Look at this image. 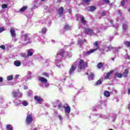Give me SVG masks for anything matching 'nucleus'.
<instances>
[{
	"label": "nucleus",
	"instance_id": "nucleus-1",
	"mask_svg": "<svg viewBox=\"0 0 130 130\" xmlns=\"http://www.w3.org/2000/svg\"><path fill=\"white\" fill-rule=\"evenodd\" d=\"M94 46H95L96 48L95 49H90L88 51L86 52V54L87 55H90L91 53H93V52H95L96 50H98L100 48V47H99V42L96 41L93 43Z\"/></svg>",
	"mask_w": 130,
	"mask_h": 130
},
{
	"label": "nucleus",
	"instance_id": "nucleus-2",
	"mask_svg": "<svg viewBox=\"0 0 130 130\" xmlns=\"http://www.w3.org/2000/svg\"><path fill=\"white\" fill-rule=\"evenodd\" d=\"M78 68L80 70H83L85 68H88V62H85L84 60L81 59L79 61Z\"/></svg>",
	"mask_w": 130,
	"mask_h": 130
},
{
	"label": "nucleus",
	"instance_id": "nucleus-3",
	"mask_svg": "<svg viewBox=\"0 0 130 130\" xmlns=\"http://www.w3.org/2000/svg\"><path fill=\"white\" fill-rule=\"evenodd\" d=\"M33 122V116L32 114H28L25 119V122L26 124H30Z\"/></svg>",
	"mask_w": 130,
	"mask_h": 130
},
{
	"label": "nucleus",
	"instance_id": "nucleus-4",
	"mask_svg": "<svg viewBox=\"0 0 130 130\" xmlns=\"http://www.w3.org/2000/svg\"><path fill=\"white\" fill-rule=\"evenodd\" d=\"M83 32L85 34H87V35H90V36H93V34H94V30L92 29L87 28L85 29Z\"/></svg>",
	"mask_w": 130,
	"mask_h": 130
},
{
	"label": "nucleus",
	"instance_id": "nucleus-5",
	"mask_svg": "<svg viewBox=\"0 0 130 130\" xmlns=\"http://www.w3.org/2000/svg\"><path fill=\"white\" fill-rule=\"evenodd\" d=\"M86 75L88 76V79L89 81H93L94 80V77H95V74L94 73L89 72L86 73Z\"/></svg>",
	"mask_w": 130,
	"mask_h": 130
},
{
	"label": "nucleus",
	"instance_id": "nucleus-6",
	"mask_svg": "<svg viewBox=\"0 0 130 130\" xmlns=\"http://www.w3.org/2000/svg\"><path fill=\"white\" fill-rule=\"evenodd\" d=\"M34 98L35 100H36V101H37V102L39 103V104H41V103L42 102V101H43V99L37 95H35Z\"/></svg>",
	"mask_w": 130,
	"mask_h": 130
},
{
	"label": "nucleus",
	"instance_id": "nucleus-7",
	"mask_svg": "<svg viewBox=\"0 0 130 130\" xmlns=\"http://www.w3.org/2000/svg\"><path fill=\"white\" fill-rule=\"evenodd\" d=\"M77 69V66L76 64H73L71 66V67L69 70V74L70 75H73V73L76 71V69Z\"/></svg>",
	"mask_w": 130,
	"mask_h": 130
},
{
	"label": "nucleus",
	"instance_id": "nucleus-8",
	"mask_svg": "<svg viewBox=\"0 0 130 130\" xmlns=\"http://www.w3.org/2000/svg\"><path fill=\"white\" fill-rule=\"evenodd\" d=\"M128 74H129V70L128 69L126 68L122 74L123 78H127L128 77Z\"/></svg>",
	"mask_w": 130,
	"mask_h": 130
},
{
	"label": "nucleus",
	"instance_id": "nucleus-9",
	"mask_svg": "<svg viewBox=\"0 0 130 130\" xmlns=\"http://www.w3.org/2000/svg\"><path fill=\"white\" fill-rule=\"evenodd\" d=\"M22 38L24 41H29L30 40V37H29V34H25L22 36Z\"/></svg>",
	"mask_w": 130,
	"mask_h": 130
},
{
	"label": "nucleus",
	"instance_id": "nucleus-10",
	"mask_svg": "<svg viewBox=\"0 0 130 130\" xmlns=\"http://www.w3.org/2000/svg\"><path fill=\"white\" fill-rule=\"evenodd\" d=\"M63 108L64 109V111L66 113H68V114H70L71 113V107L70 106H67L66 107H63Z\"/></svg>",
	"mask_w": 130,
	"mask_h": 130
},
{
	"label": "nucleus",
	"instance_id": "nucleus-11",
	"mask_svg": "<svg viewBox=\"0 0 130 130\" xmlns=\"http://www.w3.org/2000/svg\"><path fill=\"white\" fill-rule=\"evenodd\" d=\"M114 71L113 70H112V71H110L109 72H108L106 74V76L105 77V79L106 80L109 79V77H110V76L111 75V74H113V73H114Z\"/></svg>",
	"mask_w": 130,
	"mask_h": 130
},
{
	"label": "nucleus",
	"instance_id": "nucleus-12",
	"mask_svg": "<svg viewBox=\"0 0 130 130\" xmlns=\"http://www.w3.org/2000/svg\"><path fill=\"white\" fill-rule=\"evenodd\" d=\"M33 49H30L27 50V56L29 57V56H32L33 55Z\"/></svg>",
	"mask_w": 130,
	"mask_h": 130
},
{
	"label": "nucleus",
	"instance_id": "nucleus-13",
	"mask_svg": "<svg viewBox=\"0 0 130 130\" xmlns=\"http://www.w3.org/2000/svg\"><path fill=\"white\" fill-rule=\"evenodd\" d=\"M10 33L12 37H16V32L14 29L10 28Z\"/></svg>",
	"mask_w": 130,
	"mask_h": 130
},
{
	"label": "nucleus",
	"instance_id": "nucleus-14",
	"mask_svg": "<svg viewBox=\"0 0 130 130\" xmlns=\"http://www.w3.org/2000/svg\"><path fill=\"white\" fill-rule=\"evenodd\" d=\"M58 14L59 16H62V14H63V7H61L58 10Z\"/></svg>",
	"mask_w": 130,
	"mask_h": 130
},
{
	"label": "nucleus",
	"instance_id": "nucleus-15",
	"mask_svg": "<svg viewBox=\"0 0 130 130\" xmlns=\"http://www.w3.org/2000/svg\"><path fill=\"white\" fill-rule=\"evenodd\" d=\"M80 19L82 24H85V23H87V21H86V20H85V17H84V16H83L82 15L80 16Z\"/></svg>",
	"mask_w": 130,
	"mask_h": 130
},
{
	"label": "nucleus",
	"instance_id": "nucleus-16",
	"mask_svg": "<svg viewBox=\"0 0 130 130\" xmlns=\"http://www.w3.org/2000/svg\"><path fill=\"white\" fill-rule=\"evenodd\" d=\"M39 81L42 83H47V79L45 78L44 77H40Z\"/></svg>",
	"mask_w": 130,
	"mask_h": 130
},
{
	"label": "nucleus",
	"instance_id": "nucleus-17",
	"mask_svg": "<svg viewBox=\"0 0 130 130\" xmlns=\"http://www.w3.org/2000/svg\"><path fill=\"white\" fill-rule=\"evenodd\" d=\"M18 94H19V89H18L17 90V91L14 90L12 92V95H13V97H14L15 98H17V96L18 95Z\"/></svg>",
	"mask_w": 130,
	"mask_h": 130
},
{
	"label": "nucleus",
	"instance_id": "nucleus-18",
	"mask_svg": "<svg viewBox=\"0 0 130 130\" xmlns=\"http://www.w3.org/2000/svg\"><path fill=\"white\" fill-rule=\"evenodd\" d=\"M104 95L105 97H110V92L109 91L106 90L104 92Z\"/></svg>",
	"mask_w": 130,
	"mask_h": 130
},
{
	"label": "nucleus",
	"instance_id": "nucleus-19",
	"mask_svg": "<svg viewBox=\"0 0 130 130\" xmlns=\"http://www.w3.org/2000/svg\"><path fill=\"white\" fill-rule=\"evenodd\" d=\"M14 65L15 67H20L21 66V61H19V60H15L14 61Z\"/></svg>",
	"mask_w": 130,
	"mask_h": 130
},
{
	"label": "nucleus",
	"instance_id": "nucleus-20",
	"mask_svg": "<svg viewBox=\"0 0 130 130\" xmlns=\"http://www.w3.org/2000/svg\"><path fill=\"white\" fill-rule=\"evenodd\" d=\"M115 77H117V78H119V79H120L121 78H122L123 77V75L121 73H116L115 74Z\"/></svg>",
	"mask_w": 130,
	"mask_h": 130
},
{
	"label": "nucleus",
	"instance_id": "nucleus-21",
	"mask_svg": "<svg viewBox=\"0 0 130 130\" xmlns=\"http://www.w3.org/2000/svg\"><path fill=\"white\" fill-rule=\"evenodd\" d=\"M65 52L63 49L61 50L60 52L57 54V55H61L63 57V54H64Z\"/></svg>",
	"mask_w": 130,
	"mask_h": 130
},
{
	"label": "nucleus",
	"instance_id": "nucleus-22",
	"mask_svg": "<svg viewBox=\"0 0 130 130\" xmlns=\"http://www.w3.org/2000/svg\"><path fill=\"white\" fill-rule=\"evenodd\" d=\"M103 66H104V64H103V63H102V62H99L98 65H97V68H99V69H101L102 68H103Z\"/></svg>",
	"mask_w": 130,
	"mask_h": 130
},
{
	"label": "nucleus",
	"instance_id": "nucleus-23",
	"mask_svg": "<svg viewBox=\"0 0 130 130\" xmlns=\"http://www.w3.org/2000/svg\"><path fill=\"white\" fill-rule=\"evenodd\" d=\"M7 130H13V127L11 124H7L6 126Z\"/></svg>",
	"mask_w": 130,
	"mask_h": 130
},
{
	"label": "nucleus",
	"instance_id": "nucleus-24",
	"mask_svg": "<svg viewBox=\"0 0 130 130\" xmlns=\"http://www.w3.org/2000/svg\"><path fill=\"white\" fill-rule=\"evenodd\" d=\"M96 10V7L94 6H91L89 8V11L90 12H93V11H95Z\"/></svg>",
	"mask_w": 130,
	"mask_h": 130
},
{
	"label": "nucleus",
	"instance_id": "nucleus-25",
	"mask_svg": "<svg viewBox=\"0 0 130 130\" xmlns=\"http://www.w3.org/2000/svg\"><path fill=\"white\" fill-rule=\"evenodd\" d=\"M41 32L43 34H45L47 32V28L46 27H43L42 29Z\"/></svg>",
	"mask_w": 130,
	"mask_h": 130
},
{
	"label": "nucleus",
	"instance_id": "nucleus-26",
	"mask_svg": "<svg viewBox=\"0 0 130 130\" xmlns=\"http://www.w3.org/2000/svg\"><path fill=\"white\" fill-rule=\"evenodd\" d=\"M101 84H102V81L99 80L95 82V86H99V85H101Z\"/></svg>",
	"mask_w": 130,
	"mask_h": 130
},
{
	"label": "nucleus",
	"instance_id": "nucleus-27",
	"mask_svg": "<svg viewBox=\"0 0 130 130\" xmlns=\"http://www.w3.org/2000/svg\"><path fill=\"white\" fill-rule=\"evenodd\" d=\"M27 9V6H24L20 9V12H24V11H26Z\"/></svg>",
	"mask_w": 130,
	"mask_h": 130
},
{
	"label": "nucleus",
	"instance_id": "nucleus-28",
	"mask_svg": "<svg viewBox=\"0 0 130 130\" xmlns=\"http://www.w3.org/2000/svg\"><path fill=\"white\" fill-rule=\"evenodd\" d=\"M127 27H128L127 25H126L125 24H123L122 25L123 31L126 30L127 29Z\"/></svg>",
	"mask_w": 130,
	"mask_h": 130
},
{
	"label": "nucleus",
	"instance_id": "nucleus-29",
	"mask_svg": "<svg viewBox=\"0 0 130 130\" xmlns=\"http://www.w3.org/2000/svg\"><path fill=\"white\" fill-rule=\"evenodd\" d=\"M43 76H44V77H45V78H49V74L46 72H44L43 73Z\"/></svg>",
	"mask_w": 130,
	"mask_h": 130
},
{
	"label": "nucleus",
	"instance_id": "nucleus-30",
	"mask_svg": "<svg viewBox=\"0 0 130 130\" xmlns=\"http://www.w3.org/2000/svg\"><path fill=\"white\" fill-rule=\"evenodd\" d=\"M22 104L23 105V106H27L28 105V103L26 101H23Z\"/></svg>",
	"mask_w": 130,
	"mask_h": 130
},
{
	"label": "nucleus",
	"instance_id": "nucleus-31",
	"mask_svg": "<svg viewBox=\"0 0 130 130\" xmlns=\"http://www.w3.org/2000/svg\"><path fill=\"white\" fill-rule=\"evenodd\" d=\"M12 79H13V75L7 76V79L8 81H12Z\"/></svg>",
	"mask_w": 130,
	"mask_h": 130
},
{
	"label": "nucleus",
	"instance_id": "nucleus-32",
	"mask_svg": "<svg viewBox=\"0 0 130 130\" xmlns=\"http://www.w3.org/2000/svg\"><path fill=\"white\" fill-rule=\"evenodd\" d=\"M2 9H7V8H8V4H3L2 5Z\"/></svg>",
	"mask_w": 130,
	"mask_h": 130
},
{
	"label": "nucleus",
	"instance_id": "nucleus-33",
	"mask_svg": "<svg viewBox=\"0 0 130 130\" xmlns=\"http://www.w3.org/2000/svg\"><path fill=\"white\" fill-rule=\"evenodd\" d=\"M21 56L22 57H24L25 58H26V57H28V55L26 54V53H23L21 54Z\"/></svg>",
	"mask_w": 130,
	"mask_h": 130
},
{
	"label": "nucleus",
	"instance_id": "nucleus-34",
	"mask_svg": "<svg viewBox=\"0 0 130 130\" xmlns=\"http://www.w3.org/2000/svg\"><path fill=\"white\" fill-rule=\"evenodd\" d=\"M69 28H70V25H69V24H66L64 27V29L66 30H69Z\"/></svg>",
	"mask_w": 130,
	"mask_h": 130
},
{
	"label": "nucleus",
	"instance_id": "nucleus-35",
	"mask_svg": "<svg viewBox=\"0 0 130 130\" xmlns=\"http://www.w3.org/2000/svg\"><path fill=\"white\" fill-rule=\"evenodd\" d=\"M127 0H122L121 2V6H124V4H125V2H126Z\"/></svg>",
	"mask_w": 130,
	"mask_h": 130
},
{
	"label": "nucleus",
	"instance_id": "nucleus-36",
	"mask_svg": "<svg viewBox=\"0 0 130 130\" xmlns=\"http://www.w3.org/2000/svg\"><path fill=\"white\" fill-rule=\"evenodd\" d=\"M0 48H1V49H3V50H5L6 46H5V45H2L0 46Z\"/></svg>",
	"mask_w": 130,
	"mask_h": 130
},
{
	"label": "nucleus",
	"instance_id": "nucleus-37",
	"mask_svg": "<svg viewBox=\"0 0 130 130\" xmlns=\"http://www.w3.org/2000/svg\"><path fill=\"white\" fill-rule=\"evenodd\" d=\"M104 3H105V4H110V1L109 0H104Z\"/></svg>",
	"mask_w": 130,
	"mask_h": 130
},
{
	"label": "nucleus",
	"instance_id": "nucleus-38",
	"mask_svg": "<svg viewBox=\"0 0 130 130\" xmlns=\"http://www.w3.org/2000/svg\"><path fill=\"white\" fill-rule=\"evenodd\" d=\"M4 30H5L4 27H0V33H2V32H4Z\"/></svg>",
	"mask_w": 130,
	"mask_h": 130
},
{
	"label": "nucleus",
	"instance_id": "nucleus-39",
	"mask_svg": "<svg viewBox=\"0 0 130 130\" xmlns=\"http://www.w3.org/2000/svg\"><path fill=\"white\" fill-rule=\"evenodd\" d=\"M126 45L128 47H130V42H126Z\"/></svg>",
	"mask_w": 130,
	"mask_h": 130
},
{
	"label": "nucleus",
	"instance_id": "nucleus-40",
	"mask_svg": "<svg viewBox=\"0 0 130 130\" xmlns=\"http://www.w3.org/2000/svg\"><path fill=\"white\" fill-rule=\"evenodd\" d=\"M101 16H102V17H104V16H106V12H102L101 14Z\"/></svg>",
	"mask_w": 130,
	"mask_h": 130
},
{
	"label": "nucleus",
	"instance_id": "nucleus-41",
	"mask_svg": "<svg viewBox=\"0 0 130 130\" xmlns=\"http://www.w3.org/2000/svg\"><path fill=\"white\" fill-rule=\"evenodd\" d=\"M84 3H85V4H87V3H90V2H91V0H84Z\"/></svg>",
	"mask_w": 130,
	"mask_h": 130
},
{
	"label": "nucleus",
	"instance_id": "nucleus-42",
	"mask_svg": "<svg viewBox=\"0 0 130 130\" xmlns=\"http://www.w3.org/2000/svg\"><path fill=\"white\" fill-rule=\"evenodd\" d=\"M3 81H4V78H3V77H0V83H3Z\"/></svg>",
	"mask_w": 130,
	"mask_h": 130
},
{
	"label": "nucleus",
	"instance_id": "nucleus-43",
	"mask_svg": "<svg viewBox=\"0 0 130 130\" xmlns=\"http://www.w3.org/2000/svg\"><path fill=\"white\" fill-rule=\"evenodd\" d=\"M58 109H60V108L62 107V106L61 105V104H59L58 105Z\"/></svg>",
	"mask_w": 130,
	"mask_h": 130
},
{
	"label": "nucleus",
	"instance_id": "nucleus-44",
	"mask_svg": "<svg viewBox=\"0 0 130 130\" xmlns=\"http://www.w3.org/2000/svg\"><path fill=\"white\" fill-rule=\"evenodd\" d=\"M58 117L59 118V119L60 120H62V117L61 116L58 115Z\"/></svg>",
	"mask_w": 130,
	"mask_h": 130
},
{
	"label": "nucleus",
	"instance_id": "nucleus-45",
	"mask_svg": "<svg viewBox=\"0 0 130 130\" xmlns=\"http://www.w3.org/2000/svg\"><path fill=\"white\" fill-rule=\"evenodd\" d=\"M21 105V103H19L15 105V106H20Z\"/></svg>",
	"mask_w": 130,
	"mask_h": 130
},
{
	"label": "nucleus",
	"instance_id": "nucleus-46",
	"mask_svg": "<svg viewBox=\"0 0 130 130\" xmlns=\"http://www.w3.org/2000/svg\"><path fill=\"white\" fill-rule=\"evenodd\" d=\"M19 75H16L15 76L16 79H18V78H19Z\"/></svg>",
	"mask_w": 130,
	"mask_h": 130
},
{
	"label": "nucleus",
	"instance_id": "nucleus-47",
	"mask_svg": "<svg viewBox=\"0 0 130 130\" xmlns=\"http://www.w3.org/2000/svg\"><path fill=\"white\" fill-rule=\"evenodd\" d=\"M60 2H61V0H57V3H60Z\"/></svg>",
	"mask_w": 130,
	"mask_h": 130
},
{
	"label": "nucleus",
	"instance_id": "nucleus-48",
	"mask_svg": "<svg viewBox=\"0 0 130 130\" xmlns=\"http://www.w3.org/2000/svg\"><path fill=\"white\" fill-rule=\"evenodd\" d=\"M128 94H130V89H128Z\"/></svg>",
	"mask_w": 130,
	"mask_h": 130
},
{
	"label": "nucleus",
	"instance_id": "nucleus-49",
	"mask_svg": "<svg viewBox=\"0 0 130 130\" xmlns=\"http://www.w3.org/2000/svg\"><path fill=\"white\" fill-rule=\"evenodd\" d=\"M128 11V12H130V7L129 8Z\"/></svg>",
	"mask_w": 130,
	"mask_h": 130
},
{
	"label": "nucleus",
	"instance_id": "nucleus-50",
	"mask_svg": "<svg viewBox=\"0 0 130 130\" xmlns=\"http://www.w3.org/2000/svg\"><path fill=\"white\" fill-rule=\"evenodd\" d=\"M112 60H114V58H112Z\"/></svg>",
	"mask_w": 130,
	"mask_h": 130
},
{
	"label": "nucleus",
	"instance_id": "nucleus-51",
	"mask_svg": "<svg viewBox=\"0 0 130 130\" xmlns=\"http://www.w3.org/2000/svg\"><path fill=\"white\" fill-rule=\"evenodd\" d=\"M45 0H41L42 2H44Z\"/></svg>",
	"mask_w": 130,
	"mask_h": 130
},
{
	"label": "nucleus",
	"instance_id": "nucleus-52",
	"mask_svg": "<svg viewBox=\"0 0 130 130\" xmlns=\"http://www.w3.org/2000/svg\"><path fill=\"white\" fill-rule=\"evenodd\" d=\"M109 130H114V129H109Z\"/></svg>",
	"mask_w": 130,
	"mask_h": 130
},
{
	"label": "nucleus",
	"instance_id": "nucleus-53",
	"mask_svg": "<svg viewBox=\"0 0 130 130\" xmlns=\"http://www.w3.org/2000/svg\"><path fill=\"white\" fill-rule=\"evenodd\" d=\"M84 42H85V41H86V40H85V39H84Z\"/></svg>",
	"mask_w": 130,
	"mask_h": 130
},
{
	"label": "nucleus",
	"instance_id": "nucleus-54",
	"mask_svg": "<svg viewBox=\"0 0 130 130\" xmlns=\"http://www.w3.org/2000/svg\"><path fill=\"white\" fill-rule=\"evenodd\" d=\"M54 107H56V106H54Z\"/></svg>",
	"mask_w": 130,
	"mask_h": 130
}]
</instances>
